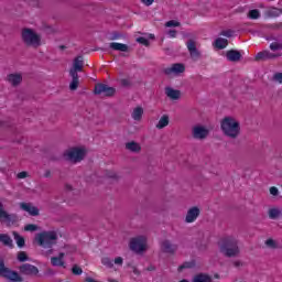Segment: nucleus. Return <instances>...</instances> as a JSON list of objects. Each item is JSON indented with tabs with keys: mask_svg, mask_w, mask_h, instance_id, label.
I'll list each match as a JSON object with an SVG mask.
<instances>
[{
	"mask_svg": "<svg viewBox=\"0 0 282 282\" xmlns=\"http://www.w3.org/2000/svg\"><path fill=\"white\" fill-rule=\"evenodd\" d=\"M220 129L226 135V138H230V140H237L239 135H241V122L237 117L226 116L220 121Z\"/></svg>",
	"mask_w": 282,
	"mask_h": 282,
	"instance_id": "nucleus-1",
	"label": "nucleus"
},
{
	"mask_svg": "<svg viewBox=\"0 0 282 282\" xmlns=\"http://www.w3.org/2000/svg\"><path fill=\"white\" fill-rule=\"evenodd\" d=\"M219 250L225 257H237L239 254V240L235 236H227L219 242Z\"/></svg>",
	"mask_w": 282,
	"mask_h": 282,
	"instance_id": "nucleus-2",
	"label": "nucleus"
},
{
	"mask_svg": "<svg viewBox=\"0 0 282 282\" xmlns=\"http://www.w3.org/2000/svg\"><path fill=\"white\" fill-rule=\"evenodd\" d=\"M58 240V234L56 231H44L35 236V241L42 248H52Z\"/></svg>",
	"mask_w": 282,
	"mask_h": 282,
	"instance_id": "nucleus-3",
	"label": "nucleus"
},
{
	"mask_svg": "<svg viewBox=\"0 0 282 282\" xmlns=\"http://www.w3.org/2000/svg\"><path fill=\"white\" fill-rule=\"evenodd\" d=\"M149 248L148 238L144 235L132 237L129 241V249L135 254H142L147 252Z\"/></svg>",
	"mask_w": 282,
	"mask_h": 282,
	"instance_id": "nucleus-4",
	"label": "nucleus"
},
{
	"mask_svg": "<svg viewBox=\"0 0 282 282\" xmlns=\"http://www.w3.org/2000/svg\"><path fill=\"white\" fill-rule=\"evenodd\" d=\"M22 39L26 45H33V47L41 45V36L31 29H24L22 31Z\"/></svg>",
	"mask_w": 282,
	"mask_h": 282,
	"instance_id": "nucleus-5",
	"label": "nucleus"
},
{
	"mask_svg": "<svg viewBox=\"0 0 282 282\" xmlns=\"http://www.w3.org/2000/svg\"><path fill=\"white\" fill-rule=\"evenodd\" d=\"M86 151L84 148H70L65 151L64 158L69 162H80L85 158Z\"/></svg>",
	"mask_w": 282,
	"mask_h": 282,
	"instance_id": "nucleus-6",
	"label": "nucleus"
},
{
	"mask_svg": "<svg viewBox=\"0 0 282 282\" xmlns=\"http://www.w3.org/2000/svg\"><path fill=\"white\" fill-rule=\"evenodd\" d=\"M17 219V215L6 212V208H3V204L0 203V221L2 224H7V226H12V224H14Z\"/></svg>",
	"mask_w": 282,
	"mask_h": 282,
	"instance_id": "nucleus-7",
	"label": "nucleus"
},
{
	"mask_svg": "<svg viewBox=\"0 0 282 282\" xmlns=\"http://www.w3.org/2000/svg\"><path fill=\"white\" fill-rule=\"evenodd\" d=\"M166 76H180V74H184L186 72V66L184 64H173L172 66L165 68Z\"/></svg>",
	"mask_w": 282,
	"mask_h": 282,
	"instance_id": "nucleus-8",
	"label": "nucleus"
},
{
	"mask_svg": "<svg viewBox=\"0 0 282 282\" xmlns=\"http://www.w3.org/2000/svg\"><path fill=\"white\" fill-rule=\"evenodd\" d=\"M95 94H97L98 96H113V94H116V88L109 87L105 84H97L95 86Z\"/></svg>",
	"mask_w": 282,
	"mask_h": 282,
	"instance_id": "nucleus-9",
	"label": "nucleus"
},
{
	"mask_svg": "<svg viewBox=\"0 0 282 282\" xmlns=\"http://www.w3.org/2000/svg\"><path fill=\"white\" fill-rule=\"evenodd\" d=\"M200 213H202V210L199 209V207H197V206L191 207L187 210V214L185 216V223L194 224V221H197V217H199Z\"/></svg>",
	"mask_w": 282,
	"mask_h": 282,
	"instance_id": "nucleus-10",
	"label": "nucleus"
},
{
	"mask_svg": "<svg viewBox=\"0 0 282 282\" xmlns=\"http://www.w3.org/2000/svg\"><path fill=\"white\" fill-rule=\"evenodd\" d=\"M51 264L54 268H67V264L65 263V252H59L58 256L52 257Z\"/></svg>",
	"mask_w": 282,
	"mask_h": 282,
	"instance_id": "nucleus-11",
	"label": "nucleus"
},
{
	"mask_svg": "<svg viewBox=\"0 0 282 282\" xmlns=\"http://www.w3.org/2000/svg\"><path fill=\"white\" fill-rule=\"evenodd\" d=\"M193 137L196 140H204V138L208 137V129L203 126H195L193 128Z\"/></svg>",
	"mask_w": 282,
	"mask_h": 282,
	"instance_id": "nucleus-12",
	"label": "nucleus"
},
{
	"mask_svg": "<svg viewBox=\"0 0 282 282\" xmlns=\"http://www.w3.org/2000/svg\"><path fill=\"white\" fill-rule=\"evenodd\" d=\"M2 276L4 279H8L9 281H12V282H21V281H23V278H21V275H19V273L17 271H12L9 268H7V270L4 271Z\"/></svg>",
	"mask_w": 282,
	"mask_h": 282,
	"instance_id": "nucleus-13",
	"label": "nucleus"
},
{
	"mask_svg": "<svg viewBox=\"0 0 282 282\" xmlns=\"http://www.w3.org/2000/svg\"><path fill=\"white\" fill-rule=\"evenodd\" d=\"M20 272L25 275L39 274V268L25 263L20 267Z\"/></svg>",
	"mask_w": 282,
	"mask_h": 282,
	"instance_id": "nucleus-14",
	"label": "nucleus"
},
{
	"mask_svg": "<svg viewBox=\"0 0 282 282\" xmlns=\"http://www.w3.org/2000/svg\"><path fill=\"white\" fill-rule=\"evenodd\" d=\"M279 56H282V54H273L270 51H263L256 55V61H268V58H276Z\"/></svg>",
	"mask_w": 282,
	"mask_h": 282,
	"instance_id": "nucleus-15",
	"label": "nucleus"
},
{
	"mask_svg": "<svg viewBox=\"0 0 282 282\" xmlns=\"http://www.w3.org/2000/svg\"><path fill=\"white\" fill-rule=\"evenodd\" d=\"M20 208L25 213H29V215H32V217H36V215H39V208L34 207V205L30 203H21Z\"/></svg>",
	"mask_w": 282,
	"mask_h": 282,
	"instance_id": "nucleus-16",
	"label": "nucleus"
},
{
	"mask_svg": "<svg viewBox=\"0 0 282 282\" xmlns=\"http://www.w3.org/2000/svg\"><path fill=\"white\" fill-rule=\"evenodd\" d=\"M7 80L8 83H10V85H13V87H17V85H21V82L23 80V75L19 73H13L8 75Z\"/></svg>",
	"mask_w": 282,
	"mask_h": 282,
	"instance_id": "nucleus-17",
	"label": "nucleus"
},
{
	"mask_svg": "<svg viewBox=\"0 0 282 282\" xmlns=\"http://www.w3.org/2000/svg\"><path fill=\"white\" fill-rule=\"evenodd\" d=\"M165 95L171 100H180V96H182V93L180 90H177V89L167 87V88H165Z\"/></svg>",
	"mask_w": 282,
	"mask_h": 282,
	"instance_id": "nucleus-18",
	"label": "nucleus"
},
{
	"mask_svg": "<svg viewBox=\"0 0 282 282\" xmlns=\"http://www.w3.org/2000/svg\"><path fill=\"white\" fill-rule=\"evenodd\" d=\"M161 250H163V252L173 254V252H175V250H177V246L171 243V241H169V240H165L161 243Z\"/></svg>",
	"mask_w": 282,
	"mask_h": 282,
	"instance_id": "nucleus-19",
	"label": "nucleus"
},
{
	"mask_svg": "<svg viewBox=\"0 0 282 282\" xmlns=\"http://www.w3.org/2000/svg\"><path fill=\"white\" fill-rule=\"evenodd\" d=\"M227 61H230L231 63H237V61H241V53L239 51H228L226 53Z\"/></svg>",
	"mask_w": 282,
	"mask_h": 282,
	"instance_id": "nucleus-20",
	"label": "nucleus"
},
{
	"mask_svg": "<svg viewBox=\"0 0 282 282\" xmlns=\"http://www.w3.org/2000/svg\"><path fill=\"white\" fill-rule=\"evenodd\" d=\"M187 50H188L192 58H198L199 57V51H197V46L195 45V41L189 40L187 42Z\"/></svg>",
	"mask_w": 282,
	"mask_h": 282,
	"instance_id": "nucleus-21",
	"label": "nucleus"
},
{
	"mask_svg": "<svg viewBox=\"0 0 282 282\" xmlns=\"http://www.w3.org/2000/svg\"><path fill=\"white\" fill-rule=\"evenodd\" d=\"M269 219H279L282 216L281 207H271L268 210Z\"/></svg>",
	"mask_w": 282,
	"mask_h": 282,
	"instance_id": "nucleus-22",
	"label": "nucleus"
},
{
	"mask_svg": "<svg viewBox=\"0 0 282 282\" xmlns=\"http://www.w3.org/2000/svg\"><path fill=\"white\" fill-rule=\"evenodd\" d=\"M126 149L132 153H140V151H142V147L135 141L126 143Z\"/></svg>",
	"mask_w": 282,
	"mask_h": 282,
	"instance_id": "nucleus-23",
	"label": "nucleus"
},
{
	"mask_svg": "<svg viewBox=\"0 0 282 282\" xmlns=\"http://www.w3.org/2000/svg\"><path fill=\"white\" fill-rule=\"evenodd\" d=\"M70 72H75V74H78V72H83V56H78L74 59L73 68Z\"/></svg>",
	"mask_w": 282,
	"mask_h": 282,
	"instance_id": "nucleus-24",
	"label": "nucleus"
},
{
	"mask_svg": "<svg viewBox=\"0 0 282 282\" xmlns=\"http://www.w3.org/2000/svg\"><path fill=\"white\" fill-rule=\"evenodd\" d=\"M110 50H115L116 52H127L129 46L127 44L112 42L109 44Z\"/></svg>",
	"mask_w": 282,
	"mask_h": 282,
	"instance_id": "nucleus-25",
	"label": "nucleus"
},
{
	"mask_svg": "<svg viewBox=\"0 0 282 282\" xmlns=\"http://www.w3.org/2000/svg\"><path fill=\"white\" fill-rule=\"evenodd\" d=\"M264 246H267V248H270L271 250L281 249V243H279L274 238H268L264 241Z\"/></svg>",
	"mask_w": 282,
	"mask_h": 282,
	"instance_id": "nucleus-26",
	"label": "nucleus"
},
{
	"mask_svg": "<svg viewBox=\"0 0 282 282\" xmlns=\"http://www.w3.org/2000/svg\"><path fill=\"white\" fill-rule=\"evenodd\" d=\"M132 120L140 122L142 120V116H144V109L142 107H137L132 111Z\"/></svg>",
	"mask_w": 282,
	"mask_h": 282,
	"instance_id": "nucleus-27",
	"label": "nucleus"
},
{
	"mask_svg": "<svg viewBox=\"0 0 282 282\" xmlns=\"http://www.w3.org/2000/svg\"><path fill=\"white\" fill-rule=\"evenodd\" d=\"M169 122H171L169 115H163L155 127L156 129H165V127H169Z\"/></svg>",
	"mask_w": 282,
	"mask_h": 282,
	"instance_id": "nucleus-28",
	"label": "nucleus"
},
{
	"mask_svg": "<svg viewBox=\"0 0 282 282\" xmlns=\"http://www.w3.org/2000/svg\"><path fill=\"white\" fill-rule=\"evenodd\" d=\"M70 76L73 78L70 85H69V89H72V91L78 89V73H76V70H70Z\"/></svg>",
	"mask_w": 282,
	"mask_h": 282,
	"instance_id": "nucleus-29",
	"label": "nucleus"
},
{
	"mask_svg": "<svg viewBox=\"0 0 282 282\" xmlns=\"http://www.w3.org/2000/svg\"><path fill=\"white\" fill-rule=\"evenodd\" d=\"M214 46L217 47V50H226V47H228V40L218 37L214 42Z\"/></svg>",
	"mask_w": 282,
	"mask_h": 282,
	"instance_id": "nucleus-30",
	"label": "nucleus"
},
{
	"mask_svg": "<svg viewBox=\"0 0 282 282\" xmlns=\"http://www.w3.org/2000/svg\"><path fill=\"white\" fill-rule=\"evenodd\" d=\"M0 242L9 248H12V238L6 234H0Z\"/></svg>",
	"mask_w": 282,
	"mask_h": 282,
	"instance_id": "nucleus-31",
	"label": "nucleus"
},
{
	"mask_svg": "<svg viewBox=\"0 0 282 282\" xmlns=\"http://www.w3.org/2000/svg\"><path fill=\"white\" fill-rule=\"evenodd\" d=\"M193 282H213V278L206 274L195 275Z\"/></svg>",
	"mask_w": 282,
	"mask_h": 282,
	"instance_id": "nucleus-32",
	"label": "nucleus"
},
{
	"mask_svg": "<svg viewBox=\"0 0 282 282\" xmlns=\"http://www.w3.org/2000/svg\"><path fill=\"white\" fill-rule=\"evenodd\" d=\"M13 237L15 239V243L19 248H23V246H25V239L21 236H19V234H17V231L13 232Z\"/></svg>",
	"mask_w": 282,
	"mask_h": 282,
	"instance_id": "nucleus-33",
	"label": "nucleus"
},
{
	"mask_svg": "<svg viewBox=\"0 0 282 282\" xmlns=\"http://www.w3.org/2000/svg\"><path fill=\"white\" fill-rule=\"evenodd\" d=\"M268 17H281L282 14V9H278V8H270L267 11Z\"/></svg>",
	"mask_w": 282,
	"mask_h": 282,
	"instance_id": "nucleus-34",
	"label": "nucleus"
},
{
	"mask_svg": "<svg viewBox=\"0 0 282 282\" xmlns=\"http://www.w3.org/2000/svg\"><path fill=\"white\" fill-rule=\"evenodd\" d=\"M62 252H64L65 257H69V254H74V252H76V246H66Z\"/></svg>",
	"mask_w": 282,
	"mask_h": 282,
	"instance_id": "nucleus-35",
	"label": "nucleus"
},
{
	"mask_svg": "<svg viewBox=\"0 0 282 282\" xmlns=\"http://www.w3.org/2000/svg\"><path fill=\"white\" fill-rule=\"evenodd\" d=\"M101 263L102 265H105L106 268H113V260H111V258L109 257H104L101 259Z\"/></svg>",
	"mask_w": 282,
	"mask_h": 282,
	"instance_id": "nucleus-36",
	"label": "nucleus"
},
{
	"mask_svg": "<svg viewBox=\"0 0 282 282\" xmlns=\"http://www.w3.org/2000/svg\"><path fill=\"white\" fill-rule=\"evenodd\" d=\"M249 19H259L261 17V12L257 9L250 10L248 13Z\"/></svg>",
	"mask_w": 282,
	"mask_h": 282,
	"instance_id": "nucleus-37",
	"label": "nucleus"
},
{
	"mask_svg": "<svg viewBox=\"0 0 282 282\" xmlns=\"http://www.w3.org/2000/svg\"><path fill=\"white\" fill-rule=\"evenodd\" d=\"M270 50H271L272 52H281V50H282V44L279 43V42H273V43L270 44Z\"/></svg>",
	"mask_w": 282,
	"mask_h": 282,
	"instance_id": "nucleus-38",
	"label": "nucleus"
},
{
	"mask_svg": "<svg viewBox=\"0 0 282 282\" xmlns=\"http://www.w3.org/2000/svg\"><path fill=\"white\" fill-rule=\"evenodd\" d=\"M113 265H118L119 268H122V264L124 263V259L122 257H117L112 260Z\"/></svg>",
	"mask_w": 282,
	"mask_h": 282,
	"instance_id": "nucleus-39",
	"label": "nucleus"
},
{
	"mask_svg": "<svg viewBox=\"0 0 282 282\" xmlns=\"http://www.w3.org/2000/svg\"><path fill=\"white\" fill-rule=\"evenodd\" d=\"M165 28H180V22L175 20L167 21L165 23Z\"/></svg>",
	"mask_w": 282,
	"mask_h": 282,
	"instance_id": "nucleus-40",
	"label": "nucleus"
},
{
	"mask_svg": "<svg viewBox=\"0 0 282 282\" xmlns=\"http://www.w3.org/2000/svg\"><path fill=\"white\" fill-rule=\"evenodd\" d=\"M72 272H73V274H76L77 276H80V274H83V269L75 264L72 268Z\"/></svg>",
	"mask_w": 282,
	"mask_h": 282,
	"instance_id": "nucleus-41",
	"label": "nucleus"
},
{
	"mask_svg": "<svg viewBox=\"0 0 282 282\" xmlns=\"http://www.w3.org/2000/svg\"><path fill=\"white\" fill-rule=\"evenodd\" d=\"M18 261H21V262L28 261V253H25L24 251H20L18 253Z\"/></svg>",
	"mask_w": 282,
	"mask_h": 282,
	"instance_id": "nucleus-42",
	"label": "nucleus"
},
{
	"mask_svg": "<svg viewBox=\"0 0 282 282\" xmlns=\"http://www.w3.org/2000/svg\"><path fill=\"white\" fill-rule=\"evenodd\" d=\"M24 230H26V232H34L35 230H39V227L36 225H26Z\"/></svg>",
	"mask_w": 282,
	"mask_h": 282,
	"instance_id": "nucleus-43",
	"label": "nucleus"
},
{
	"mask_svg": "<svg viewBox=\"0 0 282 282\" xmlns=\"http://www.w3.org/2000/svg\"><path fill=\"white\" fill-rule=\"evenodd\" d=\"M137 43H140L141 45H145V47H148L149 40L147 37H138Z\"/></svg>",
	"mask_w": 282,
	"mask_h": 282,
	"instance_id": "nucleus-44",
	"label": "nucleus"
},
{
	"mask_svg": "<svg viewBox=\"0 0 282 282\" xmlns=\"http://www.w3.org/2000/svg\"><path fill=\"white\" fill-rule=\"evenodd\" d=\"M273 80H274V83H279V85H281L282 84V73H276L273 76Z\"/></svg>",
	"mask_w": 282,
	"mask_h": 282,
	"instance_id": "nucleus-45",
	"label": "nucleus"
},
{
	"mask_svg": "<svg viewBox=\"0 0 282 282\" xmlns=\"http://www.w3.org/2000/svg\"><path fill=\"white\" fill-rule=\"evenodd\" d=\"M6 270H8V268H6V263H3V260H0V276H3Z\"/></svg>",
	"mask_w": 282,
	"mask_h": 282,
	"instance_id": "nucleus-46",
	"label": "nucleus"
},
{
	"mask_svg": "<svg viewBox=\"0 0 282 282\" xmlns=\"http://www.w3.org/2000/svg\"><path fill=\"white\" fill-rule=\"evenodd\" d=\"M270 195H272L273 197H276L279 195V188L272 186L270 187Z\"/></svg>",
	"mask_w": 282,
	"mask_h": 282,
	"instance_id": "nucleus-47",
	"label": "nucleus"
},
{
	"mask_svg": "<svg viewBox=\"0 0 282 282\" xmlns=\"http://www.w3.org/2000/svg\"><path fill=\"white\" fill-rule=\"evenodd\" d=\"M167 35L170 36V39H175L177 36V31L170 30L167 31Z\"/></svg>",
	"mask_w": 282,
	"mask_h": 282,
	"instance_id": "nucleus-48",
	"label": "nucleus"
},
{
	"mask_svg": "<svg viewBox=\"0 0 282 282\" xmlns=\"http://www.w3.org/2000/svg\"><path fill=\"white\" fill-rule=\"evenodd\" d=\"M25 177H28V172H20V173H18V178L19 180H25Z\"/></svg>",
	"mask_w": 282,
	"mask_h": 282,
	"instance_id": "nucleus-49",
	"label": "nucleus"
},
{
	"mask_svg": "<svg viewBox=\"0 0 282 282\" xmlns=\"http://www.w3.org/2000/svg\"><path fill=\"white\" fill-rule=\"evenodd\" d=\"M155 0H141V3H143V6H153V2H154Z\"/></svg>",
	"mask_w": 282,
	"mask_h": 282,
	"instance_id": "nucleus-50",
	"label": "nucleus"
},
{
	"mask_svg": "<svg viewBox=\"0 0 282 282\" xmlns=\"http://www.w3.org/2000/svg\"><path fill=\"white\" fill-rule=\"evenodd\" d=\"M221 36H227V39H230V36H232V31H223Z\"/></svg>",
	"mask_w": 282,
	"mask_h": 282,
	"instance_id": "nucleus-51",
	"label": "nucleus"
},
{
	"mask_svg": "<svg viewBox=\"0 0 282 282\" xmlns=\"http://www.w3.org/2000/svg\"><path fill=\"white\" fill-rule=\"evenodd\" d=\"M191 263L189 262H186V263H184L183 265H181L180 268H178V270H184V268H191Z\"/></svg>",
	"mask_w": 282,
	"mask_h": 282,
	"instance_id": "nucleus-52",
	"label": "nucleus"
},
{
	"mask_svg": "<svg viewBox=\"0 0 282 282\" xmlns=\"http://www.w3.org/2000/svg\"><path fill=\"white\" fill-rule=\"evenodd\" d=\"M133 274H135L137 276H140V271L138 269H133Z\"/></svg>",
	"mask_w": 282,
	"mask_h": 282,
	"instance_id": "nucleus-53",
	"label": "nucleus"
},
{
	"mask_svg": "<svg viewBox=\"0 0 282 282\" xmlns=\"http://www.w3.org/2000/svg\"><path fill=\"white\" fill-rule=\"evenodd\" d=\"M122 85H129V82L127 79H123Z\"/></svg>",
	"mask_w": 282,
	"mask_h": 282,
	"instance_id": "nucleus-54",
	"label": "nucleus"
},
{
	"mask_svg": "<svg viewBox=\"0 0 282 282\" xmlns=\"http://www.w3.org/2000/svg\"><path fill=\"white\" fill-rule=\"evenodd\" d=\"M235 265H236L237 268H239V265H241V262L236 261V262H235Z\"/></svg>",
	"mask_w": 282,
	"mask_h": 282,
	"instance_id": "nucleus-55",
	"label": "nucleus"
},
{
	"mask_svg": "<svg viewBox=\"0 0 282 282\" xmlns=\"http://www.w3.org/2000/svg\"><path fill=\"white\" fill-rule=\"evenodd\" d=\"M180 282H189L188 280H182V281H180Z\"/></svg>",
	"mask_w": 282,
	"mask_h": 282,
	"instance_id": "nucleus-56",
	"label": "nucleus"
},
{
	"mask_svg": "<svg viewBox=\"0 0 282 282\" xmlns=\"http://www.w3.org/2000/svg\"><path fill=\"white\" fill-rule=\"evenodd\" d=\"M150 39H154V36H153V35H150Z\"/></svg>",
	"mask_w": 282,
	"mask_h": 282,
	"instance_id": "nucleus-57",
	"label": "nucleus"
},
{
	"mask_svg": "<svg viewBox=\"0 0 282 282\" xmlns=\"http://www.w3.org/2000/svg\"><path fill=\"white\" fill-rule=\"evenodd\" d=\"M110 282H116V280H110Z\"/></svg>",
	"mask_w": 282,
	"mask_h": 282,
	"instance_id": "nucleus-58",
	"label": "nucleus"
}]
</instances>
